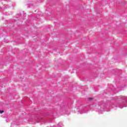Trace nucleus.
Masks as SVG:
<instances>
[{
	"label": "nucleus",
	"mask_w": 127,
	"mask_h": 127,
	"mask_svg": "<svg viewBox=\"0 0 127 127\" xmlns=\"http://www.w3.org/2000/svg\"><path fill=\"white\" fill-rule=\"evenodd\" d=\"M88 100H89V101H92V100H93V98L90 97V98H88Z\"/></svg>",
	"instance_id": "nucleus-1"
},
{
	"label": "nucleus",
	"mask_w": 127,
	"mask_h": 127,
	"mask_svg": "<svg viewBox=\"0 0 127 127\" xmlns=\"http://www.w3.org/2000/svg\"><path fill=\"white\" fill-rule=\"evenodd\" d=\"M3 113V111L0 110V114H2Z\"/></svg>",
	"instance_id": "nucleus-2"
}]
</instances>
